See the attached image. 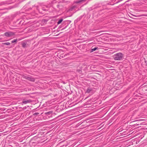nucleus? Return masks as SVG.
I'll return each instance as SVG.
<instances>
[{"instance_id": "f257e3e1", "label": "nucleus", "mask_w": 147, "mask_h": 147, "mask_svg": "<svg viewBox=\"0 0 147 147\" xmlns=\"http://www.w3.org/2000/svg\"><path fill=\"white\" fill-rule=\"evenodd\" d=\"M123 55L122 53H119L115 54L114 55V58L115 60H120L123 58Z\"/></svg>"}, {"instance_id": "f03ea898", "label": "nucleus", "mask_w": 147, "mask_h": 147, "mask_svg": "<svg viewBox=\"0 0 147 147\" xmlns=\"http://www.w3.org/2000/svg\"><path fill=\"white\" fill-rule=\"evenodd\" d=\"M14 34V33L11 32H6L4 34V35L7 37L12 36Z\"/></svg>"}, {"instance_id": "7ed1b4c3", "label": "nucleus", "mask_w": 147, "mask_h": 147, "mask_svg": "<svg viewBox=\"0 0 147 147\" xmlns=\"http://www.w3.org/2000/svg\"><path fill=\"white\" fill-rule=\"evenodd\" d=\"M93 88H88L86 91V92L88 93H92L93 92Z\"/></svg>"}, {"instance_id": "20e7f679", "label": "nucleus", "mask_w": 147, "mask_h": 147, "mask_svg": "<svg viewBox=\"0 0 147 147\" xmlns=\"http://www.w3.org/2000/svg\"><path fill=\"white\" fill-rule=\"evenodd\" d=\"M31 100H30L26 101H22V103L24 104H26L27 103H29L31 102Z\"/></svg>"}, {"instance_id": "39448f33", "label": "nucleus", "mask_w": 147, "mask_h": 147, "mask_svg": "<svg viewBox=\"0 0 147 147\" xmlns=\"http://www.w3.org/2000/svg\"><path fill=\"white\" fill-rule=\"evenodd\" d=\"M85 0H79V1H76V2H75V3H82L83 2H84Z\"/></svg>"}, {"instance_id": "423d86ee", "label": "nucleus", "mask_w": 147, "mask_h": 147, "mask_svg": "<svg viewBox=\"0 0 147 147\" xmlns=\"http://www.w3.org/2000/svg\"><path fill=\"white\" fill-rule=\"evenodd\" d=\"M45 7H43L42 8V9H43L44 11H46L48 10V8L46 6H44Z\"/></svg>"}, {"instance_id": "0eeeda50", "label": "nucleus", "mask_w": 147, "mask_h": 147, "mask_svg": "<svg viewBox=\"0 0 147 147\" xmlns=\"http://www.w3.org/2000/svg\"><path fill=\"white\" fill-rule=\"evenodd\" d=\"M63 19H60L59 21L57 22V24H60L63 21Z\"/></svg>"}, {"instance_id": "6e6552de", "label": "nucleus", "mask_w": 147, "mask_h": 147, "mask_svg": "<svg viewBox=\"0 0 147 147\" xmlns=\"http://www.w3.org/2000/svg\"><path fill=\"white\" fill-rule=\"evenodd\" d=\"M98 49L97 47H95L94 48L92 49L91 51V52L94 51L96 50V49Z\"/></svg>"}, {"instance_id": "1a4fd4ad", "label": "nucleus", "mask_w": 147, "mask_h": 147, "mask_svg": "<svg viewBox=\"0 0 147 147\" xmlns=\"http://www.w3.org/2000/svg\"><path fill=\"white\" fill-rule=\"evenodd\" d=\"M76 7V6H73L72 7H71L70 9H69V11H72L74 8Z\"/></svg>"}, {"instance_id": "9d476101", "label": "nucleus", "mask_w": 147, "mask_h": 147, "mask_svg": "<svg viewBox=\"0 0 147 147\" xmlns=\"http://www.w3.org/2000/svg\"><path fill=\"white\" fill-rule=\"evenodd\" d=\"M52 112L49 111V112H48L46 113V115H51L52 114Z\"/></svg>"}, {"instance_id": "9b49d317", "label": "nucleus", "mask_w": 147, "mask_h": 147, "mask_svg": "<svg viewBox=\"0 0 147 147\" xmlns=\"http://www.w3.org/2000/svg\"><path fill=\"white\" fill-rule=\"evenodd\" d=\"M3 44L4 45H10V43L9 42H6L5 43H3Z\"/></svg>"}, {"instance_id": "f8f14e48", "label": "nucleus", "mask_w": 147, "mask_h": 147, "mask_svg": "<svg viewBox=\"0 0 147 147\" xmlns=\"http://www.w3.org/2000/svg\"><path fill=\"white\" fill-rule=\"evenodd\" d=\"M17 41V39H14L11 41V42L12 43H13L14 42H16Z\"/></svg>"}, {"instance_id": "ddd939ff", "label": "nucleus", "mask_w": 147, "mask_h": 147, "mask_svg": "<svg viewBox=\"0 0 147 147\" xmlns=\"http://www.w3.org/2000/svg\"><path fill=\"white\" fill-rule=\"evenodd\" d=\"M26 78L30 81L32 80L31 79V78H30V77H26Z\"/></svg>"}, {"instance_id": "4468645a", "label": "nucleus", "mask_w": 147, "mask_h": 147, "mask_svg": "<svg viewBox=\"0 0 147 147\" xmlns=\"http://www.w3.org/2000/svg\"><path fill=\"white\" fill-rule=\"evenodd\" d=\"M22 46L23 47H25L26 46V44L24 43L22 45Z\"/></svg>"}, {"instance_id": "2eb2a0df", "label": "nucleus", "mask_w": 147, "mask_h": 147, "mask_svg": "<svg viewBox=\"0 0 147 147\" xmlns=\"http://www.w3.org/2000/svg\"><path fill=\"white\" fill-rule=\"evenodd\" d=\"M38 114H39V113H34V114H33V115H38Z\"/></svg>"}, {"instance_id": "dca6fc26", "label": "nucleus", "mask_w": 147, "mask_h": 147, "mask_svg": "<svg viewBox=\"0 0 147 147\" xmlns=\"http://www.w3.org/2000/svg\"><path fill=\"white\" fill-rule=\"evenodd\" d=\"M140 16H147V14H142Z\"/></svg>"}, {"instance_id": "f3484780", "label": "nucleus", "mask_w": 147, "mask_h": 147, "mask_svg": "<svg viewBox=\"0 0 147 147\" xmlns=\"http://www.w3.org/2000/svg\"><path fill=\"white\" fill-rule=\"evenodd\" d=\"M141 120H137V121H141Z\"/></svg>"}]
</instances>
